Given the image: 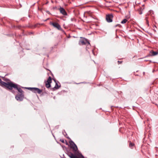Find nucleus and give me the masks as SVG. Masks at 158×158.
<instances>
[{
  "label": "nucleus",
  "instance_id": "f257e3e1",
  "mask_svg": "<svg viewBox=\"0 0 158 158\" xmlns=\"http://www.w3.org/2000/svg\"><path fill=\"white\" fill-rule=\"evenodd\" d=\"M6 88L10 90H12L13 88L17 89L20 93V94H23V90L20 87H18L17 84L13 83L11 82H7V84Z\"/></svg>",
  "mask_w": 158,
  "mask_h": 158
},
{
  "label": "nucleus",
  "instance_id": "f03ea898",
  "mask_svg": "<svg viewBox=\"0 0 158 158\" xmlns=\"http://www.w3.org/2000/svg\"><path fill=\"white\" fill-rule=\"evenodd\" d=\"M78 44L79 45H86L87 46L88 45H90V43L87 39L82 37H81Z\"/></svg>",
  "mask_w": 158,
  "mask_h": 158
},
{
  "label": "nucleus",
  "instance_id": "7ed1b4c3",
  "mask_svg": "<svg viewBox=\"0 0 158 158\" xmlns=\"http://www.w3.org/2000/svg\"><path fill=\"white\" fill-rule=\"evenodd\" d=\"M28 89L29 90H31L33 92L35 93H38L39 94H40L42 92V90L39 89L37 88H28Z\"/></svg>",
  "mask_w": 158,
  "mask_h": 158
},
{
  "label": "nucleus",
  "instance_id": "20e7f679",
  "mask_svg": "<svg viewBox=\"0 0 158 158\" xmlns=\"http://www.w3.org/2000/svg\"><path fill=\"white\" fill-rule=\"evenodd\" d=\"M69 143L71 146V148H73V151L75 152H77V148L74 142L72 140H71L69 141Z\"/></svg>",
  "mask_w": 158,
  "mask_h": 158
},
{
  "label": "nucleus",
  "instance_id": "39448f33",
  "mask_svg": "<svg viewBox=\"0 0 158 158\" xmlns=\"http://www.w3.org/2000/svg\"><path fill=\"white\" fill-rule=\"evenodd\" d=\"M24 98V95L23 94H18L15 96V98L16 99L19 101H22Z\"/></svg>",
  "mask_w": 158,
  "mask_h": 158
},
{
  "label": "nucleus",
  "instance_id": "423d86ee",
  "mask_svg": "<svg viewBox=\"0 0 158 158\" xmlns=\"http://www.w3.org/2000/svg\"><path fill=\"white\" fill-rule=\"evenodd\" d=\"M52 82V78L51 77H49L47 81L45 82V86L47 88H50L51 87L50 83Z\"/></svg>",
  "mask_w": 158,
  "mask_h": 158
},
{
  "label": "nucleus",
  "instance_id": "0eeeda50",
  "mask_svg": "<svg viewBox=\"0 0 158 158\" xmlns=\"http://www.w3.org/2000/svg\"><path fill=\"white\" fill-rule=\"evenodd\" d=\"M113 16L112 14L108 15H106V19L108 23H110L112 21Z\"/></svg>",
  "mask_w": 158,
  "mask_h": 158
},
{
  "label": "nucleus",
  "instance_id": "6e6552de",
  "mask_svg": "<svg viewBox=\"0 0 158 158\" xmlns=\"http://www.w3.org/2000/svg\"><path fill=\"white\" fill-rule=\"evenodd\" d=\"M50 24L52 25L54 27L57 28L58 29L60 30L61 29V27L60 25L56 23H53L51 22Z\"/></svg>",
  "mask_w": 158,
  "mask_h": 158
},
{
  "label": "nucleus",
  "instance_id": "1a4fd4ad",
  "mask_svg": "<svg viewBox=\"0 0 158 158\" xmlns=\"http://www.w3.org/2000/svg\"><path fill=\"white\" fill-rule=\"evenodd\" d=\"M59 10H60V13L63 15L65 16L67 15V14L66 12L63 7H60L59 8Z\"/></svg>",
  "mask_w": 158,
  "mask_h": 158
},
{
  "label": "nucleus",
  "instance_id": "9d476101",
  "mask_svg": "<svg viewBox=\"0 0 158 158\" xmlns=\"http://www.w3.org/2000/svg\"><path fill=\"white\" fill-rule=\"evenodd\" d=\"M7 84V82L6 83L2 81L1 79L0 78V85L3 87H6Z\"/></svg>",
  "mask_w": 158,
  "mask_h": 158
},
{
  "label": "nucleus",
  "instance_id": "9b49d317",
  "mask_svg": "<svg viewBox=\"0 0 158 158\" xmlns=\"http://www.w3.org/2000/svg\"><path fill=\"white\" fill-rule=\"evenodd\" d=\"M151 56H155L158 54V52H157L152 51L150 52Z\"/></svg>",
  "mask_w": 158,
  "mask_h": 158
},
{
  "label": "nucleus",
  "instance_id": "f8f14e48",
  "mask_svg": "<svg viewBox=\"0 0 158 158\" xmlns=\"http://www.w3.org/2000/svg\"><path fill=\"white\" fill-rule=\"evenodd\" d=\"M134 145V144L130 142L129 145V147L130 148H131L132 149V147H133Z\"/></svg>",
  "mask_w": 158,
  "mask_h": 158
},
{
  "label": "nucleus",
  "instance_id": "ddd939ff",
  "mask_svg": "<svg viewBox=\"0 0 158 158\" xmlns=\"http://www.w3.org/2000/svg\"><path fill=\"white\" fill-rule=\"evenodd\" d=\"M127 20L126 19H124L121 22V23L122 24H124L126 23L127 21Z\"/></svg>",
  "mask_w": 158,
  "mask_h": 158
},
{
  "label": "nucleus",
  "instance_id": "4468645a",
  "mask_svg": "<svg viewBox=\"0 0 158 158\" xmlns=\"http://www.w3.org/2000/svg\"><path fill=\"white\" fill-rule=\"evenodd\" d=\"M74 154L71 152H69L68 153V155L70 158V157Z\"/></svg>",
  "mask_w": 158,
  "mask_h": 158
},
{
  "label": "nucleus",
  "instance_id": "2eb2a0df",
  "mask_svg": "<svg viewBox=\"0 0 158 158\" xmlns=\"http://www.w3.org/2000/svg\"><path fill=\"white\" fill-rule=\"evenodd\" d=\"M60 87V86H58L57 84L56 83L55 86L54 87V88H56V89H58Z\"/></svg>",
  "mask_w": 158,
  "mask_h": 158
},
{
  "label": "nucleus",
  "instance_id": "dca6fc26",
  "mask_svg": "<svg viewBox=\"0 0 158 158\" xmlns=\"http://www.w3.org/2000/svg\"><path fill=\"white\" fill-rule=\"evenodd\" d=\"M71 158H79V157H77L74 154L71 157Z\"/></svg>",
  "mask_w": 158,
  "mask_h": 158
},
{
  "label": "nucleus",
  "instance_id": "f3484780",
  "mask_svg": "<svg viewBox=\"0 0 158 158\" xmlns=\"http://www.w3.org/2000/svg\"><path fill=\"white\" fill-rule=\"evenodd\" d=\"M145 20L146 21L147 24L148 25V26H149V22H148V17H146L145 18Z\"/></svg>",
  "mask_w": 158,
  "mask_h": 158
},
{
  "label": "nucleus",
  "instance_id": "a211bd4d",
  "mask_svg": "<svg viewBox=\"0 0 158 158\" xmlns=\"http://www.w3.org/2000/svg\"><path fill=\"white\" fill-rule=\"evenodd\" d=\"M71 20L72 21H75V20L74 18H71Z\"/></svg>",
  "mask_w": 158,
  "mask_h": 158
},
{
  "label": "nucleus",
  "instance_id": "6ab92c4d",
  "mask_svg": "<svg viewBox=\"0 0 158 158\" xmlns=\"http://www.w3.org/2000/svg\"><path fill=\"white\" fill-rule=\"evenodd\" d=\"M60 141H61L62 143H64V140L63 139H60Z\"/></svg>",
  "mask_w": 158,
  "mask_h": 158
},
{
  "label": "nucleus",
  "instance_id": "aec40b11",
  "mask_svg": "<svg viewBox=\"0 0 158 158\" xmlns=\"http://www.w3.org/2000/svg\"><path fill=\"white\" fill-rule=\"evenodd\" d=\"M118 64H121L122 62V61H118Z\"/></svg>",
  "mask_w": 158,
  "mask_h": 158
},
{
  "label": "nucleus",
  "instance_id": "412c9836",
  "mask_svg": "<svg viewBox=\"0 0 158 158\" xmlns=\"http://www.w3.org/2000/svg\"><path fill=\"white\" fill-rule=\"evenodd\" d=\"M142 14V12L141 11H139V14L141 15Z\"/></svg>",
  "mask_w": 158,
  "mask_h": 158
}]
</instances>
